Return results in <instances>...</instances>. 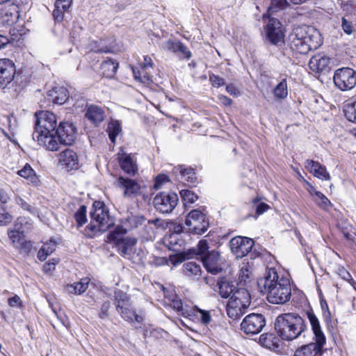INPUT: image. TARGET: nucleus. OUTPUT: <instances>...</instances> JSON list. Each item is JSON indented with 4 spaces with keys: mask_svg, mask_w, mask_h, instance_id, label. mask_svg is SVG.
<instances>
[{
    "mask_svg": "<svg viewBox=\"0 0 356 356\" xmlns=\"http://www.w3.org/2000/svg\"><path fill=\"white\" fill-rule=\"evenodd\" d=\"M260 291L267 294V300L272 304L284 305L291 298V287L288 277L280 276L275 268L266 270L264 277L257 281Z\"/></svg>",
    "mask_w": 356,
    "mask_h": 356,
    "instance_id": "1",
    "label": "nucleus"
},
{
    "mask_svg": "<svg viewBox=\"0 0 356 356\" xmlns=\"http://www.w3.org/2000/svg\"><path fill=\"white\" fill-rule=\"evenodd\" d=\"M36 121L33 138L38 143L49 151L59 149L56 139L57 120L56 115L49 111H42L35 113Z\"/></svg>",
    "mask_w": 356,
    "mask_h": 356,
    "instance_id": "2",
    "label": "nucleus"
},
{
    "mask_svg": "<svg viewBox=\"0 0 356 356\" xmlns=\"http://www.w3.org/2000/svg\"><path fill=\"white\" fill-rule=\"evenodd\" d=\"M289 40L291 48L302 54L316 49L322 44L319 31L314 26L306 25L295 28L290 34Z\"/></svg>",
    "mask_w": 356,
    "mask_h": 356,
    "instance_id": "3",
    "label": "nucleus"
},
{
    "mask_svg": "<svg viewBox=\"0 0 356 356\" xmlns=\"http://www.w3.org/2000/svg\"><path fill=\"white\" fill-rule=\"evenodd\" d=\"M277 335L284 341H293L299 337L306 329L305 321L300 316L285 313L279 315L275 321Z\"/></svg>",
    "mask_w": 356,
    "mask_h": 356,
    "instance_id": "4",
    "label": "nucleus"
},
{
    "mask_svg": "<svg viewBox=\"0 0 356 356\" xmlns=\"http://www.w3.org/2000/svg\"><path fill=\"white\" fill-rule=\"evenodd\" d=\"M315 339V343H310L297 349L294 356H317L321 354L326 339L321 330L320 323L316 315L312 312L307 313Z\"/></svg>",
    "mask_w": 356,
    "mask_h": 356,
    "instance_id": "5",
    "label": "nucleus"
},
{
    "mask_svg": "<svg viewBox=\"0 0 356 356\" xmlns=\"http://www.w3.org/2000/svg\"><path fill=\"white\" fill-rule=\"evenodd\" d=\"M0 88L11 95H16L20 90L15 65L10 59H0Z\"/></svg>",
    "mask_w": 356,
    "mask_h": 356,
    "instance_id": "6",
    "label": "nucleus"
},
{
    "mask_svg": "<svg viewBox=\"0 0 356 356\" xmlns=\"http://www.w3.org/2000/svg\"><path fill=\"white\" fill-rule=\"evenodd\" d=\"M91 222L88 228L93 232H104L113 224V219L109 216L104 203L95 201L90 211Z\"/></svg>",
    "mask_w": 356,
    "mask_h": 356,
    "instance_id": "7",
    "label": "nucleus"
},
{
    "mask_svg": "<svg viewBox=\"0 0 356 356\" xmlns=\"http://www.w3.org/2000/svg\"><path fill=\"white\" fill-rule=\"evenodd\" d=\"M250 295L248 290L240 288L231 296L227 304V314L233 320L243 316L250 305Z\"/></svg>",
    "mask_w": 356,
    "mask_h": 356,
    "instance_id": "8",
    "label": "nucleus"
},
{
    "mask_svg": "<svg viewBox=\"0 0 356 356\" xmlns=\"http://www.w3.org/2000/svg\"><path fill=\"white\" fill-rule=\"evenodd\" d=\"M333 81L340 90H350L356 86V72L350 67L338 69L334 74Z\"/></svg>",
    "mask_w": 356,
    "mask_h": 356,
    "instance_id": "9",
    "label": "nucleus"
},
{
    "mask_svg": "<svg viewBox=\"0 0 356 356\" xmlns=\"http://www.w3.org/2000/svg\"><path fill=\"white\" fill-rule=\"evenodd\" d=\"M185 224L190 232L199 235L204 234L209 227L206 215L197 209L192 210L188 213Z\"/></svg>",
    "mask_w": 356,
    "mask_h": 356,
    "instance_id": "10",
    "label": "nucleus"
},
{
    "mask_svg": "<svg viewBox=\"0 0 356 356\" xmlns=\"http://www.w3.org/2000/svg\"><path fill=\"white\" fill-rule=\"evenodd\" d=\"M266 325V319L261 314H250L241 323V330L246 334L254 335L262 331Z\"/></svg>",
    "mask_w": 356,
    "mask_h": 356,
    "instance_id": "11",
    "label": "nucleus"
},
{
    "mask_svg": "<svg viewBox=\"0 0 356 356\" xmlns=\"http://www.w3.org/2000/svg\"><path fill=\"white\" fill-rule=\"evenodd\" d=\"M179 201L178 196L174 193H158L153 200L155 209L163 213H171Z\"/></svg>",
    "mask_w": 356,
    "mask_h": 356,
    "instance_id": "12",
    "label": "nucleus"
},
{
    "mask_svg": "<svg viewBox=\"0 0 356 356\" xmlns=\"http://www.w3.org/2000/svg\"><path fill=\"white\" fill-rule=\"evenodd\" d=\"M143 221V218L136 216L131 213L128 214L126 217L120 220L121 225H118L113 232L108 234V239L119 240V235H123L129 230L137 227L138 225H141Z\"/></svg>",
    "mask_w": 356,
    "mask_h": 356,
    "instance_id": "13",
    "label": "nucleus"
},
{
    "mask_svg": "<svg viewBox=\"0 0 356 356\" xmlns=\"http://www.w3.org/2000/svg\"><path fill=\"white\" fill-rule=\"evenodd\" d=\"M23 221L22 218H17L15 224V229L8 232V236L16 248L22 252L28 253L32 249V243L31 241L25 240L24 232L21 230V226L19 225V224L22 225Z\"/></svg>",
    "mask_w": 356,
    "mask_h": 356,
    "instance_id": "14",
    "label": "nucleus"
},
{
    "mask_svg": "<svg viewBox=\"0 0 356 356\" xmlns=\"http://www.w3.org/2000/svg\"><path fill=\"white\" fill-rule=\"evenodd\" d=\"M24 3V0H4L0 5L4 6L0 12L3 22L8 24L15 23L18 18L19 7Z\"/></svg>",
    "mask_w": 356,
    "mask_h": 356,
    "instance_id": "15",
    "label": "nucleus"
},
{
    "mask_svg": "<svg viewBox=\"0 0 356 356\" xmlns=\"http://www.w3.org/2000/svg\"><path fill=\"white\" fill-rule=\"evenodd\" d=\"M115 185L123 192L125 197H134L140 195L143 192V187L136 180L129 178L119 177Z\"/></svg>",
    "mask_w": 356,
    "mask_h": 356,
    "instance_id": "16",
    "label": "nucleus"
},
{
    "mask_svg": "<svg viewBox=\"0 0 356 356\" xmlns=\"http://www.w3.org/2000/svg\"><path fill=\"white\" fill-rule=\"evenodd\" d=\"M254 245V241L248 237L236 236L229 241L232 252L236 258H242L250 252Z\"/></svg>",
    "mask_w": 356,
    "mask_h": 356,
    "instance_id": "17",
    "label": "nucleus"
},
{
    "mask_svg": "<svg viewBox=\"0 0 356 356\" xmlns=\"http://www.w3.org/2000/svg\"><path fill=\"white\" fill-rule=\"evenodd\" d=\"M266 37L270 42L275 45L284 43V35L280 21L275 18H270L266 26Z\"/></svg>",
    "mask_w": 356,
    "mask_h": 356,
    "instance_id": "18",
    "label": "nucleus"
},
{
    "mask_svg": "<svg viewBox=\"0 0 356 356\" xmlns=\"http://www.w3.org/2000/svg\"><path fill=\"white\" fill-rule=\"evenodd\" d=\"M56 139L59 143L71 145L76 139V129L73 124L70 122H60L56 129Z\"/></svg>",
    "mask_w": 356,
    "mask_h": 356,
    "instance_id": "19",
    "label": "nucleus"
},
{
    "mask_svg": "<svg viewBox=\"0 0 356 356\" xmlns=\"http://www.w3.org/2000/svg\"><path fill=\"white\" fill-rule=\"evenodd\" d=\"M117 156L121 169L128 175H135L138 171V166L134 156L131 154H127L122 149H120Z\"/></svg>",
    "mask_w": 356,
    "mask_h": 356,
    "instance_id": "20",
    "label": "nucleus"
},
{
    "mask_svg": "<svg viewBox=\"0 0 356 356\" xmlns=\"http://www.w3.org/2000/svg\"><path fill=\"white\" fill-rule=\"evenodd\" d=\"M201 259L208 272L216 275L222 270L220 255L218 251L208 252L206 256H203Z\"/></svg>",
    "mask_w": 356,
    "mask_h": 356,
    "instance_id": "21",
    "label": "nucleus"
},
{
    "mask_svg": "<svg viewBox=\"0 0 356 356\" xmlns=\"http://www.w3.org/2000/svg\"><path fill=\"white\" fill-rule=\"evenodd\" d=\"M122 235H119V240H112L116 242L120 254L128 259H133L136 252V245L137 240L134 238H122Z\"/></svg>",
    "mask_w": 356,
    "mask_h": 356,
    "instance_id": "22",
    "label": "nucleus"
},
{
    "mask_svg": "<svg viewBox=\"0 0 356 356\" xmlns=\"http://www.w3.org/2000/svg\"><path fill=\"white\" fill-rule=\"evenodd\" d=\"M177 180L185 185L195 184L197 177L193 169L191 167L179 165L175 167L172 170Z\"/></svg>",
    "mask_w": 356,
    "mask_h": 356,
    "instance_id": "23",
    "label": "nucleus"
},
{
    "mask_svg": "<svg viewBox=\"0 0 356 356\" xmlns=\"http://www.w3.org/2000/svg\"><path fill=\"white\" fill-rule=\"evenodd\" d=\"M59 164L66 170L77 169L79 159L76 153L70 149H66L59 154Z\"/></svg>",
    "mask_w": 356,
    "mask_h": 356,
    "instance_id": "24",
    "label": "nucleus"
},
{
    "mask_svg": "<svg viewBox=\"0 0 356 356\" xmlns=\"http://www.w3.org/2000/svg\"><path fill=\"white\" fill-rule=\"evenodd\" d=\"M121 317L126 321L129 323H142L144 321V316L142 314H136V311L132 308L131 303L125 305L123 308L116 309Z\"/></svg>",
    "mask_w": 356,
    "mask_h": 356,
    "instance_id": "25",
    "label": "nucleus"
},
{
    "mask_svg": "<svg viewBox=\"0 0 356 356\" xmlns=\"http://www.w3.org/2000/svg\"><path fill=\"white\" fill-rule=\"evenodd\" d=\"M330 58L323 54H317L311 58L309 66V68L316 72H320L328 67Z\"/></svg>",
    "mask_w": 356,
    "mask_h": 356,
    "instance_id": "26",
    "label": "nucleus"
},
{
    "mask_svg": "<svg viewBox=\"0 0 356 356\" xmlns=\"http://www.w3.org/2000/svg\"><path fill=\"white\" fill-rule=\"evenodd\" d=\"M104 111L102 108L96 106L90 105L88 107L86 113V117L88 120L92 122L95 125H98L104 119Z\"/></svg>",
    "mask_w": 356,
    "mask_h": 356,
    "instance_id": "27",
    "label": "nucleus"
},
{
    "mask_svg": "<svg viewBox=\"0 0 356 356\" xmlns=\"http://www.w3.org/2000/svg\"><path fill=\"white\" fill-rule=\"evenodd\" d=\"M259 343L270 350H275L280 346V339L272 333H264L259 337Z\"/></svg>",
    "mask_w": 356,
    "mask_h": 356,
    "instance_id": "28",
    "label": "nucleus"
},
{
    "mask_svg": "<svg viewBox=\"0 0 356 356\" xmlns=\"http://www.w3.org/2000/svg\"><path fill=\"white\" fill-rule=\"evenodd\" d=\"M183 273L192 280H198L201 277L202 270L200 266L197 263L189 261L184 264Z\"/></svg>",
    "mask_w": 356,
    "mask_h": 356,
    "instance_id": "29",
    "label": "nucleus"
},
{
    "mask_svg": "<svg viewBox=\"0 0 356 356\" xmlns=\"http://www.w3.org/2000/svg\"><path fill=\"white\" fill-rule=\"evenodd\" d=\"M49 95L54 103L58 104H64L68 99V91L64 87H56L49 91Z\"/></svg>",
    "mask_w": 356,
    "mask_h": 356,
    "instance_id": "30",
    "label": "nucleus"
},
{
    "mask_svg": "<svg viewBox=\"0 0 356 356\" xmlns=\"http://www.w3.org/2000/svg\"><path fill=\"white\" fill-rule=\"evenodd\" d=\"M118 63L112 59L104 61L101 65V72L104 76L112 78L117 72Z\"/></svg>",
    "mask_w": 356,
    "mask_h": 356,
    "instance_id": "31",
    "label": "nucleus"
},
{
    "mask_svg": "<svg viewBox=\"0 0 356 356\" xmlns=\"http://www.w3.org/2000/svg\"><path fill=\"white\" fill-rule=\"evenodd\" d=\"M88 279H82L80 282H74L72 284H67L65 289L69 293L79 295L86 291L88 286Z\"/></svg>",
    "mask_w": 356,
    "mask_h": 356,
    "instance_id": "32",
    "label": "nucleus"
},
{
    "mask_svg": "<svg viewBox=\"0 0 356 356\" xmlns=\"http://www.w3.org/2000/svg\"><path fill=\"white\" fill-rule=\"evenodd\" d=\"M56 245V242L50 239L49 242L44 243L40 249L38 253V258L40 261H44L49 254L55 251Z\"/></svg>",
    "mask_w": 356,
    "mask_h": 356,
    "instance_id": "33",
    "label": "nucleus"
},
{
    "mask_svg": "<svg viewBox=\"0 0 356 356\" xmlns=\"http://www.w3.org/2000/svg\"><path fill=\"white\" fill-rule=\"evenodd\" d=\"M219 294L223 298H229L236 291L235 286L233 283L227 281H220L218 283Z\"/></svg>",
    "mask_w": 356,
    "mask_h": 356,
    "instance_id": "34",
    "label": "nucleus"
},
{
    "mask_svg": "<svg viewBox=\"0 0 356 356\" xmlns=\"http://www.w3.org/2000/svg\"><path fill=\"white\" fill-rule=\"evenodd\" d=\"M165 302L177 312H180L184 314V309L183 308L182 302L174 293H171L170 294L165 296Z\"/></svg>",
    "mask_w": 356,
    "mask_h": 356,
    "instance_id": "35",
    "label": "nucleus"
},
{
    "mask_svg": "<svg viewBox=\"0 0 356 356\" xmlns=\"http://www.w3.org/2000/svg\"><path fill=\"white\" fill-rule=\"evenodd\" d=\"M273 94L276 99H284L288 95V86L286 79H283L273 89Z\"/></svg>",
    "mask_w": 356,
    "mask_h": 356,
    "instance_id": "36",
    "label": "nucleus"
},
{
    "mask_svg": "<svg viewBox=\"0 0 356 356\" xmlns=\"http://www.w3.org/2000/svg\"><path fill=\"white\" fill-rule=\"evenodd\" d=\"M130 303L129 298L127 293L120 290L115 291V305L116 309L123 308L124 306Z\"/></svg>",
    "mask_w": 356,
    "mask_h": 356,
    "instance_id": "37",
    "label": "nucleus"
},
{
    "mask_svg": "<svg viewBox=\"0 0 356 356\" xmlns=\"http://www.w3.org/2000/svg\"><path fill=\"white\" fill-rule=\"evenodd\" d=\"M252 276V267L249 263H243L238 273V280L241 283H246Z\"/></svg>",
    "mask_w": 356,
    "mask_h": 356,
    "instance_id": "38",
    "label": "nucleus"
},
{
    "mask_svg": "<svg viewBox=\"0 0 356 356\" xmlns=\"http://www.w3.org/2000/svg\"><path fill=\"white\" fill-rule=\"evenodd\" d=\"M343 111L348 120L356 122V100L346 104Z\"/></svg>",
    "mask_w": 356,
    "mask_h": 356,
    "instance_id": "39",
    "label": "nucleus"
},
{
    "mask_svg": "<svg viewBox=\"0 0 356 356\" xmlns=\"http://www.w3.org/2000/svg\"><path fill=\"white\" fill-rule=\"evenodd\" d=\"M121 131V127L118 121H113L108 125L107 132L110 140L115 143L116 136Z\"/></svg>",
    "mask_w": 356,
    "mask_h": 356,
    "instance_id": "40",
    "label": "nucleus"
},
{
    "mask_svg": "<svg viewBox=\"0 0 356 356\" xmlns=\"http://www.w3.org/2000/svg\"><path fill=\"white\" fill-rule=\"evenodd\" d=\"M195 315L200 320L204 325H208L211 321V315L209 311L201 309L195 307L193 309Z\"/></svg>",
    "mask_w": 356,
    "mask_h": 356,
    "instance_id": "41",
    "label": "nucleus"
},
{
    "mask_svg": "<svg viewBox=\"0 0 356 356\" xmlns=\"http://www.w3.org/2000/svg\"><path fill=\"white\" fill-rule=\"evenodd\" d=\"M145 68L140 67V70H133L134 78L143 83L148 84L152 82L151 78L148 73L145 71Z\"/></svg>",
    "mask_w": 356,
    "mask_h": 356,
    "instance_id": "42",
    "label": "nucleus"
},
{
    "mask_svg": "<svg viewBox=\"0 0 356 356\" xmlns=\"http://www.w3.org/2000/svg\"><path fill=\"white\" fill-rule=\"evenodd\" d=\"M74 218L77 223V227H80L83 226L87 220L86 218V207L82 205L74 213Z\"/></svg>",
    "mask_w": 356,
    "mask_h": 356,
    "instance_id": "43",
    "label": "nucleus"
},
{
    "mask_svg": "<svg viewBox=\"0 0 356 356\" xmlns=\"http://www.w3.org/2000/svg\"><path fill=\"white\" fill-rule=\"evenodd\" d=\"M315 202L323 209L327 210L332 207L331 202L321 193H316Z\"/></svg>",
    "mask_w": 356,
    "mask_h": 356,
    "instance_id": "44",
    "label": "nucleus"
},
{
    "mask_svg": "<svg viewBox=\"0 0 356 356\" xmlns=\"http://www.w3.org/2000/svg\"><path fill=\"white\" fill-rule=\"evenodd\" d=\"M287 4L286 0H271V3L268 7V12L271 14L279 10H282Z\"/></svg>",
    "mask_w": 356,
    "mask_h": 356,
    "instance_id": "45",
    "label": "nucleus"
},
{
    "mask_svg": "<svg viewBox=\"0 0 356 356\" xmlns=\"http://www.w3.org/2000/svg\"><path fill=\"white\" fill-rule=\"evenodd\" d=\"M180 195L185 203H193L197 200V195L188 189H182Z\"/></svg>",
    "mask_w": 356,
    "mask_h": 356,
    "instance_id": "46",
    "label": "nucleus"
},
{
    "mask_svg": "<svg viewBox=\"0 0 356 356\" xmlns=\"http://www.w3.org/2000/svg\"><path fill=\"white\" fill-rule=\"evenodd\" d=\"M252 204L255 207L257 216H260L270 209V206L264 202H260L259 198H255L252 200Z\"/></svg>",
    "mask_w": 356,
    "mask_h": 356,
    "instance_id": "47",
    "label": "nucleus"
},
{
    "mask_svg": "<svg viewBox=\"0 0 356 356\" xmlns=\"http://www.w3.org/2000/svg\"><path fill=\"white\" fill-rule=\"evenodd\" d=\"M188 258H189L188 254H187L184 252H179L177 254L170 255L169 261L173 266H176L179 264H181L185 259H188Z\"/></svg>",
    "mask_w": 356,
    "mask_h": 356,
    "instance_id": "48",
    "label": "nucleus"
},
{
    "mask_svg": "<svg viewBox=\"0 0 356 356\" xmlns=\"http://www.w3.org/2000/svg\"><path fill=\"white\" fill-rule=\"evenodd\" d=\"M180 41H174L172 40H168L164 42L162 44V49L165 51H169L173 53H177V49L179 47V44Z\"/></svg>",
    "mask_w": 356,
    "mask_h": 356,
    "instance_id": "49",
    "label": "nucleus"
},
{
    "mask_svg": "<svg viewBox=\"0 0 356 356\" xmlns=\"http://www.w3.org/2000/svg\"><path fill=\"white\" fill-rule=\"evenodd\" d=\"M18 174L22 177L31 180H33L35 177L33 170L28 164H26L22 170H19Z\"/></svg>",
    "mask_w": 356,
    "mask_h": 356,
    "instance_id": "50",
    "label": "nucleus"
},
{
    "mask_svg": "<svg viewBox=\"0 0 356 356\" xmlns=\"http://www.w3.org/2000/svg\"><path fill=\"white\" fill-rule=\"evenodd\" d=\"M341 28L347 35H351L355 32V26L353 22L346 17L341 19Z\"/></svg>",
    "mask_w": 356,
    "mask_h": 356,
    "instance_id": "51",
    "label": "nucleus"
},
{
    "mask_svg": "<svg viewBox=\"0 0 356 356\" xmlns=\"http://www.w3.org/2000/svg\"><path fill=\"white\" fill-rule=\"evenodd\" d=\"M177 54H179V56L181 59L188 60L192 56V53L191 52V51L181 42H180L179 44Z\"/></svg>",
    "mask_w": 356,
    "mask_h": 356,
    "instance_id": "52",
    "label": "nucleus"
},
{
    "mask_svg": "<svg viewBox=\"0 0 356 356\" xmlns=\"http://www.w3.org/2000/svg\"><path fill=\"white\" fill-rule=\"evenodd\" d=\"M321 165L320 163L309 159L306 160L305 164V168L311 173H316V170H318Z\"/></svg>",
    "mask_w": 356,
    "mask_h": 356,
    "instance_id": "53",
    "label": "nucleus"
},
{
    "mask_svg": "<svg viewBox=\"0 0 356 356\" xmlns=\"http://www.w3.org/2000/svg\"><path fill=\"white\" fill-rule=\"evenodd\" d=\"M208 252H209V245H208L207 241L205 240L200 241V242L198 243V245H197V254H199L202 258L203 256H206V254H207Z\"/></svg>",
    "mask_w": 356,
    "mask_h": 356,
    "instance_id": "54",
    "label": "nucleus"
},
{
    "mask_svg": "<svg viewBox=\"0 0 356 356\" xmlns=\"http://www.w3.org/2000/svg\"><path fill=\"white\" fill-rule=\"evenodd\" d=\"M315 177L323 180H329L330 179V174L327 172L325 166L321 165L316 173H312Z\"/></svg>",
    "mask_w": 356,
    "mask_h": 356,
    "instance_id": "55",
    "label": "nucleus"
},
{
    "mask_svg": "<svg viewBox=\"0 0 356 356\" xmlns=\"http://www.w3.org/2000/svg\"><path fill=\"white\" fill-rule=\"evenodd\" d=\"M54 6H55V8L53 11V16H54V20L58 22H60L63 21V19L64 18V13L65 12L63 11V10H61L59 6H58L56 3L54 4Z\"/></svg>",
    "mask_w": 356,
    "mask_h": 356,
    "instance_id": "56",
    "label": "nucleus"
},
{
    "mask_svg": "<svg viewBox=\"0 0 356 356\" xmlns=\"http://www.w3.org/2000/svg\"><path fill=\"white\" fill-rule=\"evenodd\" d=\"M59 262L58 259H51L43 266V270L46 273H49L55 269L56 265Z\"/></svg>",
    "mask_w": 356,
    "mask_h": 356,
    "instance_id": "57",
    "label": "nucleus"
},
{
    "mask_svg": "<svg viewBox=\"0 0 356 356\" xmlns=\"http://www.w3.org/2000/svg\"><path fill=\"white\" fill-rule=\"evenodd\" d=\"M169 181V178L167 175H159L155 178L154 188L157 189L160 188L163 184L168 182Z\"/></svg>",
    "mask_w": 356,
    "mask_h": 356,
    "instance_id": "58",
    "label": "nucleus"
},
{
    "mask_svg": "<svg viewBox=\"0 0 356 356\" xmlns=\"http://www.w3.org/2000/svg\"><path fill=\"white\" fill-rule=\"evenodd\" d=\"M55 3L61 10L67 12L72 4V0H56Z\"/></svg>",
    "mask_w": 356,
    "mask_h": 356,
    "instance_id": "59",
    "label": "nucleus"
},
{
    "mask_svg": "<svg viewBox=\"0 0 356 356\" xmlns=\"http://www.w3.org/2000/svg\"><path fill=\"white\" fill-rule=\"evenodd\" d=\"M16 203L19 205L22 208L25 210L30 211L31 213H33L34 208H33L31 205L28 204L22 197H17L15 198Z\"/></svg>",
    "mask_w": 356,
    "mask_h": 356,
    "instance_id": "60",
    "label": "nucleus"
},
{
    "mask_svg": "<svg viewBox=\"0 0 356 356\" xmlns=\"http://www.w3.org/2000/svg\"><path fill=\"white\" fill-rule=\"evenodd\" d=\"M110 307H111V303L109 301H106L102 304L101 310H100V312L99 314V316L101 318H104L106 316H107L108 311Z\"/></svg>",
    "mask_w": 356,
    "mask_h": 356,
    "instance_id": "61",
    "label": "nucleus"
},
{
    "mask_svg": "<svg viewBox=\"0 0 356 356\" xmlns=\"http://www.w3.org/2000/svg\"><path fill=\"white\" fill-rule=\"evenodd\" d=\"M210 81L213 86L220 87L224 84V80L219 76L212 74L209 77Z\"/></svg>",
    "mask_w": 356,
    "mask_h": 356,
    "instance_id": "62",
    "label": "nucleus"
},
{
    "mask_svg": "<svg viewBox=\"0 0 356 356\" xmlns=\"http://www.w3.org/2000/svg\"><path fill=\"white\" fill-rule=\"evenodd\" d=\"M339 275L344 280L350 281L352 280L351 275L344 268L341 267L338 269Z\"/></svg>",
    "mask_w": 356,
    "mask_h": 356,
    "instance_id": "63",
    "label": "nucleus"
},
{
    "mask_svg": "<svg viewBox=\"0 0 356 356\" xmlns=\"http://www.w3.org/2000/svg\"><path fill=\"white\" fill-rule=\"evenodd\" d=\"M8 304L11 307H19L21 305L20 298L15 295L13 297L8 299Z\"/></svg>",
    "mask_w": 356,
    "mask_h": 356,
    "instance_id": "64",
    "label": "nucleus"
}]
</instances>
